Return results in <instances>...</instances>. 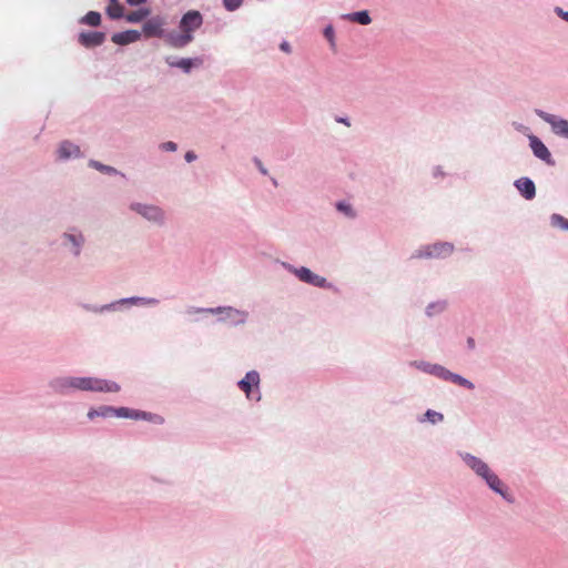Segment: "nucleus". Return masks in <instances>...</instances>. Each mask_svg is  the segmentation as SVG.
<instances>
[{"mask_svg":"<svg viewBox=\"0 0 568 568\" xmlns=\"http://www.w3.org/2000/svg\"><path fill=\"white\" fill-rule=\"evenodd\" d=\"M52 386L60 392L65 388L104 393H118L120 390L118 383L95 377L58 378L52 383Z\"/></svg>","mask_w":568,"mask_h":568,"instance_id":"nucleus-1","label":"nucleus"},{"mask_svg":"<svg viewBox=\"0 0 568 568\" xmlns=\"http://www.w3.org/2000/svg\"><path fill=\"white\" fill-rule=\"evenodd\" d=\"M203 23V17L197 10L187 11L181 19L180 32L168 34L166 41L173 48H183L193 41V32Z\"/></svg>","mask_w":568,"mask_h":568,"instance_id":"nucleus-2","label":"nucleus"},{"mask_svg":"<svg viewBox=\"0 0 568 568\" xmlns=\"http://www.w3.org/2000/svg\"><path fill=\"white\" fill-rule=\"evenodd\" d=\"M113 416L132 418V419H150L155 423L163 422V418L158 415L151 416L150 414H148L145 412L133 410V409H130L126 407L113 408Z\"/></svg>","mask_w":568,"mask_h":568,"instance_id":"nucleus-3","label":"nucleus"},{"mask_svg":"<svg viewBox=\"0 0 568 568\" xmlns=\"http://www.w3.org/2000/svg\"><path fill=\"white\" fill-rule=\"evenodd\" d=\"M105 40V34L99 31L81 32L78 41L85 48H94L101 45Z\"/></svg>","mask_w":568,"mask_h":568,"instance_id":"nucleus-4","label":"nucleus"},{"mask_svg":"<svg viewBox=\"0 0 568 568\" xmlns=\"http://www.w3.org/2000/svg\"><path fill=\"white\" fill-rule=\"evenodd\" d=\"M541 118L551 125L556 134L568 138L567 120L557 119L555 115L548 113H541Z\"/></svg>","mask_w":568,"mask_h":568,"instance_id":"nucleus-5","label":"nucleus"},{"mask_svg":"<svg viewBox=\"0 0 568 568\" xmlns=\"http://www.w3.org/2000/svg\"><path fill=\"white\" fill-rule=\"evenodd\" d=\"M296 275L301 281L318 287H324L326 284V280L324 277L313 273L311 270L306 267H301L300 270H297Z\"/></svg>","mask_w":568,"mask_h":568,"instance_id":"nucleus-6","label":"nucleus"},{"mask_svg":"<svg viewBox=\"0 0 568 568\" xmlns=\"http://www.w3.org/2000/svg\"><path fill=\"white\" fill-rule=\"evenodd\" d=\"M453 252V245L449 243H436L427 246L423 255L427 257H445Z\"/></svg>","mask_w":568,"mask_h":568,"instance_id":"nucleus-7","label":"nucleus"},{"mask_svg":"<svg viewBox=\"0 0 568 568\" xmlns=\"http://www.w3.org/2000/svg\"><path fill=\"white\" fill-rule=\"evenodd\" d=\"M131 209L151 221H160L163 217L162 211L156 206H148L142 204H132Z\"/></svg>","mask_w":568,"mask_h":568,"instance_id":"nucleus-8","label":"nucleus"},{"mask_svg":"<svg viewBox=\"0 0 568 568\" xmlns=\"http://www.w3.org/2000/svg\"><path fill=\"white\" fill-rule=\"evenodd\" d=\"M163 20L152 18L143 24V32L146 37H161L163 34Z\"/></svg>","mask_w":568,"mask_h":568,"instance_id":"nucleus-9","label":"nucleus"},{"mask_svg":"<svg viewBox=\"0 0 568 568\" xmlns=\"http://www.w3.org/2000/svg\"><path fill=\"white\" fill-rule=\"evenodd\" d=\"M141 34L136 30H126L123 32L114 33L112 36V42L120 45H125L135 42L140 39Z\"/></svg>","mask_w":568,"mask_h":568,"instance_id":"nucleus-10","label":"nucleus"},{"mask_svg":"<svg viewBox=\"0 0 568 568\" xmlns=\"http://www.w3.org/2000/svg\"><path fill=\"white\" fill-rule=\"evenodd\" d=\"M260 383V375L257 372H248L245 377L239 382V387L251 398L252 386H257Z\"/></svg>","mask_w":568,"mask_h":568,"instance_id":"nucleus-11","label":"nucleus"},{"mask_svg":"<svg viewBox=\"0 0 568 568\" xmlns=\"http://www.w3.org/2000/svg\"><path fill=\"white\" fill-rule=\"evenodd\" d=\"M466 464L473 469L475 470V473L477 475H479L480 477H485L489 471V467L486 463H484L483 460H480L479 458L475 457V456H471V455H466L464 457Z\"/></svg>","mask_w":568,"mask_h":568,"instance_id":"nucleus-12","label":"nucleus"},{"mask_svg":"<svg viewBox=\"0 0 568 568\" xmlns=\"http://www.w3.org/2000/svg\"><path fill=\"white\" fill-rule=\"evenodd\" d=\"M516 187L518 189L520 194L527 200H531L536 194L535 184L528 178H521V179L517 180Z\"/></svg>","mask_w":568,"mask_h":568,"instance_id":"nucleus-13","label":"nucleus"},{"mask_svg":"<svg viewBox=\"0 0 568 568\" xmlns=\"http://www.w3.org/2000/svg\"><path fill=\"white\" fill-rule=\"evenodd\" d=\"M530 146L532 149V152L534 154L546 161V162H550V152L548 151V149L546 148V145L536 136H532L530 138Z\"/></svg>","mask_w":568,"mask_h":568,"instance_id":"nucleus-14","label":"nucleus"},{"mask_svg":"<svg viewBox=\"0 0 568 568\" xmlns=\"http://www.w3.org/2000/svg\"><path fill=\"white\" fill-rule=\"evenodd\" d=\"M106 14L111 19H121L124 17V8L118 0H109Z\"/></svg>","mask_w":568,"mask_h":568,"instance_id":"nucleus-15","label":"nucleus"},{"mask_svg":"<svg viewBox=\"0 0 568 568\" xmlns=\"http://www.w3.org/2000/svg\"><path fill=\"white\" fill-rule=\"evenodd\" d=\"M80 154V148L70 142L61 143L59 148V156L61 159H68L71 156H78Z\"/></svg>","mask_w":568,"mask_h":568,"instance_id":"nucleus-16","label":"nucleus"},{"mask_svg":"<svg viewBox=\"0 0 568 568\" xmlns=\"http://www.w3.org/2000/svg\"><path fill=\"white\" fill-rule=\"evenodd\" d=\"M484 479L486 480V483L488 484V486L495 490L496 493L505 496V493L503 490V483L500 481V479L497 477V475L493 474L491 471H489L485 477Z\"/></svg>","mask_w":568,"mask_h":568,"instance_id":"nucleus-17","label":"nucleus"},{"mask_svg":"<svg viewBox=\"0 0 568 568\" xmlns=\"http://www.w3.org/2000/svg\"><path fill=\"white\" fill-rule=\"evenodd\" d=\"M113 416V407L101 406L99 408H92L88 412V418L93 419L95 417H110Z\"/></svg>","mask_w":568,"mask_h":568,"instance_id":"nucleus-18","label":"nucleus"},{"mask_svg":"<svg viewBox=\"0 0 568 568\" xmlns=\"http://www.w3.org/2000/svg\"><path fill=\"white\" fill-rule=\"evenodd\" d=\"M149 14H150V10L149 9H139V10L132 11V12H130L128 14H124L123 18L128 22L135 23V22L142 21Z\"/></svg>","mask_w":568,"mask_h":568,"instance_id":"nucleus-19","label":"nucleus"},{"mask_svg":"<svg viewBox=\"0 0 568 568\" xmlns=\"http://www.w3.org/2000/svg\"><path fill=\"white\" fill-rule=\"evenodd\" d=\"M347 18L351 21H354V22H357V23L364 24V26L371 23V21H372L367 11L355 12V13L348 14Z\"/></svg>","mask_w":568,"mask_h":568,"instance_id":"nucleus-20","label":"nucleus"},{"mask_svg":"<svg viewBox=\"0 0 568 568\" xmlns=\"http://www.w3.org/2000/svg\"><path fill=\"white\" fill-rule=\"evenodd\" d=\"M82 23H85L91 27H97L101 22V16L97 11H89L82 19Z\"/></svg>","mask_w":568,"mask_h":568,"instance_id":"nucleus-21","label":"nucleus"},{"mask_svg":"<svg viewBox=\"0 0 568 568\" xmlns=\"http://www.w3.org/2000/svg\"><path fill=\"white\" fill-rule=\"evenodd\" d=\"M194 61H196L197 63H201V60L196 59V60H192V59H181L176 62L174 61H170L168 60V62L173 65V67H178L180 69H182L183 71L185 72H189L191 70V68L193 67L194 64Z\"/></svg>","mask_w":568,"mask_h":568,"instance_id":"nucleus-22","label":"nucleus"},{"mask_svg":"<svg viewBox=\"0 0 568 568\" xmlns=\"http://www.w3.org/2000/svg\"><path fill=\"white\" fill-rule=\"evenodd\" d=\"M432 374L438 376V377H442L444 379H449L452 374L449 371H447L446 368H444L443 366H439V365H434L432 366L430 371H429Z\"/></svg>","mask_w":568,"mask_h":568,"instance_id":"nucleus-23","label":"nucleus"},{"mask_svg":"<svg viewBox=\"0 0 568 568\" xmlns=\"http://www.w3.org/2000/svg\"><path fill=\"white\" fill-rule=\"evenodd\" d=\"M551 224L554 226L561 227L564 230H568V220L559 214H552Z\"/></svg>","mask_w":568,"mask_h":568,"instance_id":"nucleus-24","label":"nucleus"},{"mask_svg":"<svg viewBox=\"0 0 568 568\" xmlns=\"http://www.w3.org/2000/svg\"><path fill=\"white\" fill-rule=\"evenodd\" d=\"M449 381H452V382H454V383H456V384H458L460 386H465V387H467L469 389L474 388V384L471 382H469L466 378H464V377H462V376H459L457 374H454V373L452 374Z\"/></svg>","mask_w":568,"mask_h":568,"instance_id":"nucleus-25","label":"nucleus"},{"mask_svg":"<svg viewBox=\"0 0 568 568\" xmlns=\"http://www.w3.org/2000/svg\"><path fill=\"white\" fill-rule=\"evenodd\" d=\"M90 165L101 172H104V173H115L116 172V170L114 168L104 165L97 161H91Z\"/></svg>","mask_w":568,"mask_h":568,"instance_id":"nucleus-26","label":"nucleus"},{"mask_svg":"<svg viewBox=\"0 0 568 568\" xmlns=\"http://www.w3.org/2000/svg\"><path fill=\"white\" fill-rule=\"evenodd\" d=\"M425 416L427 417V419L429 422H432L433 424L437 423V422H440L443 420V415L440 413H437V412H434V410H430L428 409L425 414Z\"/></svg>","mask_w":568,"mask_h":568,"instance_id":"nucleus-27","label":"nucleus"},{"mask_svg":"<svg viewBox=\"0 0 568 568\" xmlns=\"http://www.w3.org/2000/svg\"><path fill=\"white\" fill-rule=\"evenodd\" d=\"M242 1L243 0H223V4L229 11H233L241 6Z\"/></svg>","mask_w":568,"mask_h":568,"instance_id":"nucleus-28","label":"nucleus"},{"mask_svg":"<svg viewBox=\"0 0 568 568\" xmlns=\"http://www.w3.org/2000/svg\"><path fill=\"white\" fill-rule=\"evenodd\" d=\"M210 313H226L227 315L235 314L237 311H235L232 307H219V308H209L206 310Z\"/></svg>","mask_w":568,"mask_h":568,"instance_id":"nucleus-29","label":"nucleus"},{"mask_svg":"<svg viewBox=\"0 0 568 568\" xmlns=\"http://www.w3.org/2000/svg\"><path fill=\"white\" fill-rule=\"evenodd\" d=\"M337 209L344 212L346 215L353 216L352 207L345 203H338Z\"/></svg>","mask_w":568,"mask_h":568,"instance_id":"nucleus-30","label":"nucleus"},{"mask_svg":"<svg viewBox=\"0 0 568 568\" xmlns=\"http://www.w3.org/2000/svg\"><path fill=\"white\" fill-rule=\"evenodd\" d=\"M68 239L75 244L77 248L74 251V254L79 255V253H80V248L79 247H80V244L83 242L82 236H80V242L77 241V237L74 235H68Z\"/></svg>","mask_w":568,"mask_h":568,"instance_id":"nucleus-31","label":"nucleus"},{"mask_svg":"<svg viewBox=\"0 0 568 568\" xmlns=\"http://www.w3.org/2000/svg\"><path fill=\"white\" fill-rule=\"evenodd\" d=\"M161 148L165 151H175L176 150V144L174 142H165L161 145Z\"/></svg>","mask_w":568,"mask_h":568,"instance_id":"nucleus-32","label":"nucleus"},{"mask_svg":"<svg viewBox=\"0 0 568 568\" xmlns=\"http://www.w3.org/2000/svg\"><path fill=\"white\" fill-rule=\"evenodd\" d=\"M325 37L332 42L333 41V36H334V31H333V28L332 27H327L325 29Z\"/></svg>","mask_w":568,"mask_h":568,"instance_id":"nucleus-33","label":"nucleus"},{"mask_svg":"<svg viewBox=\"0 0 568 568\" xmlns=\"http://www.w3.org/2000/svg\"><path fill=\"white\" fill-rule=\"evenodd\" d=\"M145 2H146V0H126V3L130 6H139V4L145 3Z\"/></svg>","mask_w":568,"mask_h":568,"instance_id":"nucleus-34","label":"nucleus"},{"mask_svg":"<svg viewBox=\"0 0 568 568\" xmlns=\"http://www.w3.org/2000/svg\"><path fill=\"white\" fill-rule=\"evenodd\" d=\"M195 158H196V155L191 151L186 152V154H185V160L187 162H192L193 160H195Z\"/></svg>","mask_w":568,"mask_h":568,"instance_id":"nucleus-35","label":"nucleus"},{"mask_svg":"<svg viewBox=\"0 0 568 568\" xmlns=\"http://www.w3.org/2000/svg\"><path fill=\"white\" fill-rule=\"evenodd\" d=\"M281 49H282L284 52H287V53H288V52H291V47H290V44H288L287 42H283V43L281 44Z\"/></svg>","mask_w":568,"mask_h":568,"instance_id":"nucleus-36","label":"nucleus"},{"mask_svg":"<svg viewBox=\"0 0 568 568\" xmlns=\"http://www.w3.org/2000/svg\"><path fill=\"white\" fill-rule=\"evenodd\" d=\"M557 11L566 21H568V12H565L561 9H557Z\"/></svg>","mask_w":568,"mask_h":568,"instance_id":"nucleus-37","label":"nucleus"},{"mask_svg":"<svg viewBox=\"0 0 568 568\" xmlns=\"http://www.w3.org/2000/svg\"><path fill=\"white\" fill-rule=\"evenodd\" d=\"M337 122L344 123V124H346L347 126H349V122L347 121V119L338 118V119H337Z\"/></svg>","mask_w":568,"mask_h":568,"instance_id":"nucleus-38","label":"nucleus"},{"mask_svg":"<svg viewBox=\"0 0 568 568\" xmlns=\"http://www.w3.org/2000/svg\"><path fill=\"white\" fill-rule=\"evenodd\" d=\"M468 344H469V346H470V347H474V344H475V343H474V339H473V338H469V339H468Z\"/></svg>","mask_w":568,"mask_h":568,"instance_id":"nucleus-39","label":"nucleus"},{"mask_svg":"<svg viewBox=\"0 0 568 568\" xmlns=\"http://www.w3.org/2000/svg\"><path fill=\"white\" fill-rule=\"evenodd\" d=\"M257 164H258V166H260V169H261L262 173H264V174H265V173H266V170H264V169L261 166V163H260L258 161H257Z\"/></svg>","mask_w":568,"mask_h":568,"instance_id":"nucleus-40","label":"nucleus"}]
</instances>
